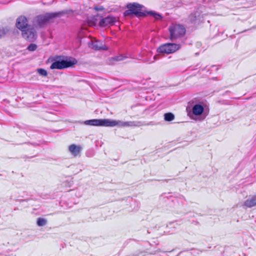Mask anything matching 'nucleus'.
<instances>
[{
  "instance_id": "nucleus-18",
  "label": "nucleus",
  "mask_w": 256,
  "mask_h": 256,
  "mask_svg": "<svg viewBox=\"0 0 256 256\" xmlns=\"http://www.w3.org/2000/svg\"><path fill=\"white\" fill-rule=\"evenodd\" d=\"M47 221L45 218H39L37 220L36 224L40 226H44L46 224Z\"/></svg>"
},
{
  "instance_id": "nucleus-17",
  "label": "nucleus",
  "mask_w": 256,
  "mask_h": 256,
  "mask_svg": "<svg viewBox=\"0 0 256 256\" xmlns=\"http://www.w3.org/2000/svg\"><path fill=\"white\" fill-rule=\"evenodd\" d=\"M10 29L8 27L0 28V38L4 36L9 32Z\"/></svg>"
},
{
  "instance_id": "nucleus-5",
  "label": "nucleus",
  "mask_w": 256,
  "mask_h": 256,
  "mask_svg": "<svg viewBox=\"0 0 256 256\" xmlns=\"http://www.w3.org/2000/svg\"><path fill=\"white\" fill-rule=\"evenodd\" d=\"M77 60L73 58H69L66 60H57L52 62L50 66L52 70L58 69L62 70L71 67L76 64Z\"/></svg>"
},
{
  "instance_id": "nucleus-8",
  "label": "nucleus",
  "mask_w": 256,
  "mask_h": 256,
  "mask_svg": "<svg viewBox=\"0 0 256 256\" xmlns=\"http://www.w3.org/2000/svg\"><path fill=\"white\" fill-rule=\"evenodd\" d=\"M204 112V106L200 104H196L192 106V110L188 113V116L192 118L195 119L194 116H200Z\"/></svg>"
},
{
  "instance_id": "nucleus-2",
  "label": "nucleus",
  "mask_w": 256,
  "mask_h": 256,
  "mask_svg": "<svg viewBox=\"0 0 256 256\" xmlns=\"http://www.w3.org/2000/svg\"><path fill=\"white\" fill-rule=\"evenodd\" d=\"M126 8L127 10L124 12V16H135L139 18L148 16L147 10L144 6L138 2L128 3Z\"/></svg>"
},
{
  "instance_id": "nucleus-19",
  "label": "nucleus",
  "mask_w": 256,
  "mask_h": 256,
  "mask_svg": "<svg viewBox=\"0 0 256 256\" xmlns=\"http://www.w3.org/2000/svg\"><path fill=\"white\" fill-rule=\"evenodd\" d=\"M37 72L42 76H46L48 75V72L44 69L41 68H38Z\"/></svg>"
},
{
  "instance_id": "nucleus-23",
  "label": "nucleus",
  "mask_w": 256,
  "mask_h": 256,
  "mask_svg": "<svg viewBox=\"0 0 256 256\" xmlns=\"http://www.w3.org/2000/svg\"><path fill=\"white\" fill-rule=\"evenodd\" d=\"M196 18V14H192L190 16V19L192 22H195Z\"/></svg>"
},
{
  "instance_id": "nucleus-9",
  "label": "nucleus",
  "mask_w": 256,
  "mask_h": 256,
  "mask_svg": "<svg viewBox=\"0 0 256 256\" xmlns=\"http://www.w3.org/2000/svg\"><path fill=\"white\" fill-rule=\"evenodd\" d=\"M116 22L115 17L112 16H108L105 18H102L98 23V25L100 27H106L114 25Z\"/></svg>"
},
{
  "instance_id": "nucleus-15",
  "label": "nucleus",
  "mask_w": 256,
  "mask_h": 256,
  "mask_svg": "<svg viewBox=\"0 0 256 256\" xmlns=\"http://www.w3.org/2000/svg\"><path fill=\"white\" fill-rule=\"evenodd\" d=\"M97 18L96 16H94L91 17L90 18L88 19V23L89 26H94L96 24Z\"/></svg>"
},
{
  "instance_id": "nucleus-10",
  "label": "nucleus",
  "mask_w": 256,
  "mask_h": 256,
  "mask_svg": "<svg viewBox=\"0 0 256 256\" xmlns=\"http://www.w3.org/2000/svg\"><path fill=\"white\" fill-rule=\"evenodd\" d=\"M16 26L20 30L26 29L28 26V20L24 16H21L16 19Z\"/></svg>"
},
{
  "instance_id": "nucleus-14",
  "label": "nucleus",
  "mask_w": 256,
  "mask_h": 256,
  "mask_svg": "<svg viewBox=\"0 0 256 256\" xmlns=\"http://www.w3.org/2000/svg\"><path fill=\"white\" fill-rule=\"evenodd\" d=\"M148 15H150L154 17L156 20H160L162 19V16L159 14L156 13L152 11H147Z\"/></svg>"
},
{
  "instance_id": "nucleus-16",
  "label": "nucleus",
  "mask_w": 256,
  "mask_h": 256,
  "mask_svg": "<svg viewBox=\"0 0 256 256\" xmlns=\"http://www.w3.org/2000/svg\"><path fill=\"white\" fill-rule=\"evenodd\" d=\"M164 118L166 121L170 122L174 120V116L171 112L166 113L164 114Z\"/></svg>"
},
{
  "instance_id": "nucleus-1",
  "label": "nucleus",
  "mask_w": 256,
  "mask_h": 256,
  "mask_svg": "<svg viewBox=\"0 0 256 256\" xmlns=\"http://www.w3.org/2000/svg\"><path fill=\"white\" fill-rule=\"evenodd\" d=\"M86 125L99 126L114 127L116 126H140L146 125H152V122L146 124L140 121H130L123 122L120 120H116L110 119H92L86 120L84 122Z\"/></svg>"
},
{
  "instance_id": "nucleus-3",
  "label": "nucleus",
  "mask_w": 256,
  "mask_h": 256,
  "mask_svg": "<svg viewBox=\"0 0 256 256\" xmlns=\"http://www.w3.org/2000/svg\"><path fill=\"white\" fill-rule=\"evenodd\" d=\"M63 13V12H60L38 15L33 18L32 25L36 28H44L50 20L58 16Z\"/></svg>"
},
{
  "instance_id": "nucleus-12",
  "label": "nucleus",
  "mask_w": 256,
  "mask_h": 256,
  "mask_svg": "<svg viewBox=\"0 0 256 256\" xmlns=\"http://www.w3.org/2000/svg\"><path fill=\"white\" fill-rule=\"evenodd\" d=\"M91 47L94 50H108V48L106 45L104 44L102 42L98 40L93 42Z\"/></svg>"
},
{
  "instance_id": "nucleus-13",
  "label": "nucleus",
  "mask_w": 256,
  "mask_h": 256,
  "mask_svg": "<svg viewBox=\"0 0 256 256\" xmlns=\"http://www.w3.org/2000/svg\"><path fill=\"white\" fill-rule=\"evenodd\" d=\"M244 206L247 208H252L256 206V195L248 198L244 202Z\"/></svg>"
},
{
  "instance_id": "nucleus-6",
  "label": "nucleus",
  "mask_w": 256,
  "mask_h": 256,
  "mask_svg": "<svg viewBox=\"0 0 256 256\" xmlns=\"http://www.w3.org/2000/svg\"><path fill=\"white\" fill-rule=\"evenodd\" d=\"M181 48L180 44L174 43H166L160 46L157 49V52L160 54H170L174 53Z\"/></svg>"
},
{
  "instance_id": "nucleus-4",
  "label": "nucleus",
  "mask_w": 256,
  "mask_h": 256,
  "mask_svg": "<svg viewBox=\"0 0 256 256\" xmlns=\"http://www.w3.org/2000/svg\"><path fill=\"white\" fill-rule=\"evenodd\" d=\"M170 32V38L174 41L183 37L186 32L185 27L180 24H171L168 28Z\"/></svg>"
},
{
  "instance_id": "nucleus-21",
  "label": "nucleus",
  "mask_w": 256,
  "mask_h": 256,
  "mask_svg": "<svg viewBox=\"0 0 256 256\" xmlns=\"http://www.w3.org/2000/svg\"><path fill=\"white\" fill-rule=\"evenodd\" d=\"M126 58V56H125L121 54L120 56H116L112 58V59L115 61H120V60H124Z\"/></svg>"
},
{
  "instance_id": "nucleus-11",
  "label": "nucleus",
  "mask_w": 256,
  "mask_h": 256,
  "mask_svg": "<svg viewBox=\"0 0 256 256\" xmlns=\"http://www.w3.org/2000/svg\"><path fill=\"white\" fill-rule=\"evenodd\" d=\"M82 147L80 145L72 144L68 146V151L74 157L80 156Z\"/></svg>"
},
{
  "instance_id": "nucleus-20",
  "label": "nucleus",
  "mask_w": 256,
  "mask_h": 256,
  "mask_svg": "<svg viewBox=\"0 0 256 256\" xmlns=\"http://www.w3.org/2000/svg\"><path fill=\"white\" fill-rule=\"evenodd\" d=\"M37 48V46L34 44H30L27 49L30 52H34L36 50Z\"/></svg>"
},
{
  "instance_id": "nucleus-7",
  "label": "nucleus",
  "mask_w": 256,
  "mask_h": 256,
  "mask_svg": "<svg viewBox=\"0 0 256 256\" xmlns=\"http://www.w3.org/2000/svg\"><path fill=\"white\" fill-rule=\"evenodd\" d=\"M22 32V37L30 42L34 41L37 38L36 32L34 28H26Z\"/></svg>"
},
{
  "instance_id": "nucleus-24",
  "label": "nucleus",
  "mask_w": 256,
  "mask_h": 256,
  "mask_svg": "<svg viewBox=\"0 0 256 256\" xmlns=\"http://www.w3.org/2000/svg\"><path fill=\"white\" fill-rule=\"evenodd\" d=\"M157 56H157L156 55V56H154L153 57V58H152V60H150V61L147 60V61H146V62H148V63H150H150H152V62H154L156 60V58H157Z\"/></svg>"
},
{
  "instance_id": "nucleus-22",
  "label": "nucleus",
  "mask_w": 256,
  "mask_h": 256,
  "mask_svg": "<svg viewBox=\"0 0 256 256\" xmlns=\"http://www.w3.org/2000/svg\"><path fill=\"white\" fill-rule=\"evenodd\" d=\"M94 10H95L96 11H103L104 10V8L103 6H96L94 7Z\"/></svg>"
}]
</instances>
